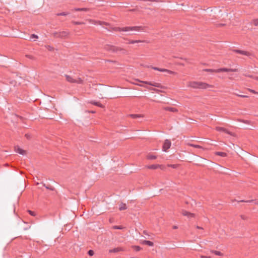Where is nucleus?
<instances>
[{"label": "nucleus", "mask_w": 258, "mask_h": 258, "mask_svg": "<svg viewBox=\"0 0 258 258\" xmlns=\"http://www.w3.org/2000/svg\"><path fill=\"white\" fill-rule=\"evenodd\" d=\"M188 86L193 88L199 89H207L211 87V86L207 83L198 82H190L188 84Z\"/></svg>", "instance_id": "obj_1"}, {"label": "nucleus", "mask_w": 258, "mask_h": 258, "mask_svg": "<svg viewBox=\"0 0 258 258\" xmlns=\"http://www.w3.org/2000/svg\"><path fill=\"white\" fill-rule=\"evenodd\" d=\"M181 214L183 216L186 217L188 220L196 219L197 216L196 214L185 210H183L181 211Z\"/></svg>", "instance_id": "obj_2"}, {"label": "nucleus", "mask_w": 258, "mask_h": 258, "mask_svg": "<svg viewBox=\"0 0 258 258\" xmlns=\"http://www.w3.org/2000/svg\"><path fill=\"white\" fill-rule=\"evenodd\" d=\"M67 79L68 81L71 83H82V80L81 79H78V80L73 79L72 77L67 76Z\"/></svg>", "instance_id": "obj_3"}, {"label": "nucleus", "mask_w": 258, "mask_h": 258, "mask_svg": "<svg viewBox=\"0 0 258 258\" xmlns=\"http://www.w3.org/2000/svg\"><path fill=\"white\" fill-rule=\"evenodd\" d=\"M171 146V142L169 140H166L163 146V150L166 151Z\"/></svg>", "instance_id": "obj_4"}, {"label": "nucleus", "mask_w": 258, "mask_h": 258, "mask_svg": "<svg viewBox=\"0 0 258 258\" xmlns=\"http://www.w3.org/2000/svg\"><path fill=\"white\" fill-rule=\"evenodd\" d=\"M233 71H234V70H232V69L222 68V69H219L217 70H214L212 72H215V73H220V72H233Z\"/></svg>", "instance_id": "obj_5"}, {"label": "nucleus", "mask_w": 258, "mask_h": 258, "mask_svg": "<svg viewBox=\"0 0 258 258\" xmlns=\"http://www.w3.org/2000/svg\"><path fill=\"white\" fill-rule=\"evenodd\" d=\"M136 30V27H124L121 29V31L124 32H128L129 34H132L131 32Z\"/></svg>", "instance_id": "obj_6"}, {"label": "nucleus", "mask_w": 258, "mask_h": 258, "mask_svg": "<svg viewBox=\"0 0 258 258\" xmlns=\"http://www.w3.org/2000/svg\"><path fill=\"white\" fill-rule=\"evenodd\" d=\"M15 151L16 153L20 154V155H25L26 154V151L20 148V147H16Z\"/></svg>", "instance_id": "obj_7"}, {"label": "nucleus", "mask_w": 258, "mask_h": 258, "mask_svg": "<svg viewBox=\"0 0 258 258\" xmlns=\"http://www.w3.org/2000/svg\"><path fill=\"white\" fill-rule=\"evenodd\" d=\"M154 69L155 70H158V71H161V72H167L169 74L175 75L176 74L175 72H172V71H170V70H168L159 69L156 68H154Z\"/></svg>", "instance_id": "obj_8"}, {"label": "nucleus", "mask_w": 258, "mask_h": 258, "mask_svg": "<svg viewBox=\"0 0 258 258\" xmlns=\"http://www.w3.org/2000/svg\"><path fill=\"white\" fill-rule=\"evenodd\" d=\"M161 167V165L159 164H153L147 166V168L150 169H157Z\"/></svg>", "instance_id": "obj_9"}, {"label": "nucleus", "mask_w": 258, "mask_h": 258, "mask_svg": "<svg viewBox=\"0 0 258 258\" xmlns=\"http://www.w3.org/2000/svg\"><path fill=\"white\" fill-rule=\"evenodd\" d=\"M143 243L150 246H153L154 245V243L152 241L149 240H144L143 242Z\"/></svg>", "instance_id": "obj_10"}, {"label": "nucleus", "mask_w": 258, "mask_h": 258, "mask_svg": "<svg viewBox=\"0 0 258 258\" xmlns=\"http://www.w3.org/2000/svg\"><path fill=\"white\" fill-rule=\"evenodd\" d=\"M147 158L149 160H154L157 158V157L154 155L150 154L147 156Z\"/></svg>", "instance_id": "obj_11"}, {"label": "nucleus", "mask_w": 258, "mask_h": 258, "mask_svg": "<svg viewBox=\"0 0 258 258\" xmlns=\"http://www.w3.org/2000/svg\"><path fill=\"white\" fill-rule=\"evenodd\" d=\"M123 249L121 247H117L111 250L112 252H116L119 251H123Z\"/></svg>", "instance_id": "obj_12"}, {"label": "nucleus", "mask_w": 258, "mask_h": 258, "mask_svg": "<svg viewBox=\"0 0 258 258\" xmlns=\"http://www.w3.org/2000/svg\"><path fill=\"white\" fill-rule=\"evenodd\" d=\"M142 82L144 83V84H148V85H151V86H155V87H158V86L157 83H152L149 82Z\"/></svg>", "instance_id": "obj_13"}, {"label": "nucleus", "mask_w": 258, "mask_h": 258, "mask_svg": "<svg viewBox=\"0 0 258 258\" xmlns=\"http://www.w3.org/2000/svg\"><path fill=\"white\" fill-rule=\"evenodd\" d=\"M212 252L217 255H219V256L222 255V253L219 251L213 250L212 251Z\"/></svg>", "instance_id": "obj_14"}, {"label": "nucleus", "mask_w": 258, "mask_h": 258, "mask_svg": "<svg viewBox=\"0 0 258 258\" xmlns=\"http://www.w3.org/2000/svg\"><path fill=\"white\" fill-rule=\"evenodd\" d=\"M132 248L136 251H140L141 249V247L137 245L132 246Z\"/></svg>", "instance_id": "obj_15"}, {"label": "nucleus", "mask_w": 258, "mask_h": 258, "mask_svg": "<svg viewBox=\"0 0 258 258\" xmlns=\"http://www.w3.org/2000/svg\"><path fill=\"white\" fill-rule=\"evenodd\" d=\"M92 103L95 105L99 106L100 107H103V105L98 102H92Z\"/></svg>", "instance_id": "obj_16"}, {"label": "nucleus", "mask_w": 258, "mask_h": 258, "mask_svg": "<svg viewBox=\"0 0 258 258\" xmlns=\"http://www.w3.org/2000/svg\"><path fill=\"white\" fill-rule=\"evenodd\" d=\"M216 131L219 132H225V129H224L223 128L221 127H216Z\"/></svg>", "instance_id": "obj_17"}, {"label": "nucleus", "mask_w": 258, "mask_h": 258, "mask_svg": "<svg viewBox=\"0 0 258 258\" xmlns=\"http://www.w3.org/2000/svg\"><path fill=\"white\" fill-rule=\"evenodd\" d=\"M216 155H219L222 157H225L226 156V154L224 152H217L216 153Z\"/></svg>", "instance_id": "obj_18"}, {"label": "nucleus", "mask_w": 258, "mask_h": 258, "mask_svg": "<svg viewBox=\"0 0 258 258\" xmlns=\"http://www.w3.org/2000/svg\"><path fill=\"white\" fill-rule=\"evenodd\" d=\"M141 42V41H140V40H133V41H130L128 43H131V44H134L135 43H138V42Z\"/></svg>", "instance_id": "obj_19"}, {"label": "nucleus", "mask_w": 258, "mask_h": 258, "mask_svg": "<svg viewBox=\"0 0 258 258\" xmlns=\"http://www.w3.org/2000/svg\"><path fill=\"white\" fill-rule=\"evenodd\" d=\"M28 212H29V213L31 215L33 216H36V214H35V213L34 212H33V211H32L29 210V211H28Z\"/></svg>", "instance_id": "obj_20"}, {"label": "nucleus", "mask_w": 258, "mask_h": 258, "mask_svg": "<svg viewBox=\"0 0 258 258\" xmlns=\"http://www.w3.org/2000/svg\"><path fill=\"white\" fill-rule=\"evenodd\" d=\"M200 258H212V257L209 255H201Z\"/></svg>", "instance_id": "obj_21"}, {"label": "nucleus", "mask_w": 258, "mask_h": 258, "mask_svg": "<svg viewBox=\"0 0 258 258\" xmlns=\"http://www.w3.org/2000/svg\"><path fill=\"white\" fill-rule=\"evenodd\" d=\"M88 254L90 256H92L94 254V251L92 250H90L88 251Z\"/></svg>", "instance_id": "obj_22"}, {"label": "nucleus", "mask_w": 258, "mask_h": 258, "mask_svg": "<svg viewBox=\"0 0 258 258\" xmlns=\"http://www.w3.org/2000/svg\"><path fill=\"white\" fill-rule=\"evenodd\" d=\"M120 210H124L126 209V205L125 204L122 205L119 208Z\"/></svg>", "instance_id": "obj_23"}, {"label": "nucleus", "mask_w": 258, "mask_h": 258, "mask_svg": "<svg viewBox=\"0 0 258 258\" xmlns=\"http://www.w3.org/2000/svg\"><path fill=\"white\" fill-rule=\"evenodd\" d=\"M189 145L191 146H192V147H194L195 148H201V147H200L199 145H192V144H190Z\"/></svg>", "instance_id": "obj_24"}, {"label": "nucleus", "mask_w": 258, "mask_h": 258, "mask_svg": "<svg viewBox=\"0 0 258 258\" xmlns=\"http://www.w3.org/2000/svg\"><path fill=\"white\" fill-rule=\"evenodd\" d=\"M170 110H171L172 111H177V110L175 108H171L170 109Z\"/></svg>", "instance_id": "obj_25"}, {"label": "nucleus", "mask_w": 258, "mask_h": 258, "mask_svg": "<svg viewBox=\"0 0 258 258\" xmlns=\"http://www.w3.org/2000/svg\"><path fill=\"white\" fill-rule=\"evenodd\" d=\"M75 24H77V25H80V24H83V23H81V22H76Z\"/></svg>", "instance_id": "obj_26"}, {"label": "nucleus", "mask_w": 258, "mask_h": 258, "mask_svg": "<svg viewBox=\"0 0 258 258\" xmlns=\"http://www.w3.org/2000/svg\"><path fill=\"white\" fill-rule=\"evenodd\" d=\"M255 79L258 80V77H255Z\"/></svg>", "instance_id": "obj_27"}, {"label": "nucleus", "mask_w": 258, "mask_h": 258, "mask_svg": "<svg viewBox=\"0 0 258 258\" xmlns=\"http://www.w3.org/2000/svg\"><path fill=\"white\" fill-rule=\"evenodd\" d=\"M198 228H199V229H202V228H200V227H198Z\"/></svg>", "instance_id": "obj_28"}, {"label": "nucleus", "mask_w": 258, "mask_h": 258, "mask_svg": "<svg viewBox=\"0 0 258 258\" xmlns=\"http://www.w3.org/2000/svg\"><path fill=\"white\" fill-rule=\"evenodd\" d=\"M138 85H139V86H143V85H139V84Z\"/></svg>", "instance_id": "obj_29"}, {"label": "nucleus", "mask_w": 258, "mask_h": 258, "mask_svg": "<svg viewBox=\"0 0 258 258\" xmlns=\"http://www.w3.org/2000/svg\"><path fill=\"white\" fill-rule=\"evenodd\" d=\"M257 21H258V20ZM257 23H258V22L256 24H257Z\"/></svg>", "instance_id": "obj_30"}]
</instances>
